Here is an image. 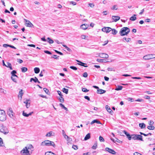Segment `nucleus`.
Wrapping results in <instances>:
<instances>
[{
    "label": "nucleus",
    "mask_w": 155,
    "mask_h": 155,
    "mask_svg": "<svg viewBox=\"0 0 155 155\" xmlns=\"http://www.w3.org/2000/svg\"><path fill=\"white\" fill-rule=\"evenodd\" d=\"M26 21V25L27 27H33L34 25L31 23V22L29 20L26 19H25Z\"/></svg>",
    "instance_id": "9d476101"
},
{
    "label": "nucleus",
    "mask_w": 155,
    "mask_h": 155,
    "mask_svg": "<svg viewBox=\"0 0 155 155\" xmlns=\"http://www.w3.org/2000/svg\"><path fill=\"white\" fill-rule=\"evenodd\" d=\"M153 58H155V55L153 54L147 55L143 57V59L145 60H149Z\"/></svg>",
    "instance_id": "423d86ee"
},
{
    "label": "nucleus",
    "mask_w": 155,
    "mask_h": 155,
    "mask_svg": "<svg viewBox=\"0 0 155 155\" xmlns=\"http://www.w3.org/2000/svg\"><path fill=\"white\" fill-rule=\"evenodd\" d=\"M70 4H72L73 5H75L76 4V3L74 2L71 1L70 2Z\"/></svg>",
    "instance_id": "0e129e2a"
},
{
    "label": "nucleus",
    "mask_w": 155,
    "mask_h": 155,
    "mask_svg": "<svg viewBox=\"0 0 155 155\" xmlns=\"http://www.w3.org/2000/svg\"><path fill=\"white\" fill-rule=\"evenodd\" d=\"M59 101L60 102L63 103L64 102V99L63 97H59Z\"/></svg>",
    "instance_id": "58836bf2"
},
{
    "label": "nucleus",
    "mask_w": 155,
    "mask_h": 155,
    "mask_svg": "<svg viewBox=\"0 0 155 155\" xmlns=\"http://www.w3.org/2000/svg\"><path fill=\"white\" fill-rule=\"evenodd\" d=\"M99 56L102 58H108V55L104 53H100L99 54Z\"/></svg>",
    "instance_id": "9b49d317"
},
{
    "label": "nucleus",
    "mask_w": 155,
    "mask_h": 155,
    "mask_svg": "<svg viewBox=\"0 0 155 155\" xmlns=\"http://www.w3.org/2000/svg\"><path fill=\"white\" fill-rule=\"evenodd\" d=\"M124 40H125L127 42H130L131 41V39L130 38H127L125 37H124L123 38V41H124Z\"/></svg>",
    "instance_id": "bb28decb"
},
{
    "label": "nucleus",
    "mask_w": 155,
    "mask_h": 155,
    "mask_svg": "<svg viewBox=\"0 0 155 155\" xmlns=\"http://www.w3.org/2000/svg\"><path fill=\"white\" fill-rule=\"evenodd\" d=\"M22 115L23 116L25 117H28L29 116L28 114H27L24 111H23Z\"/></svg>",
    "instance_id": "a18cd8bd"
},
{
    "label": "nucleus",
    "mask_w": 155,
    "mask_h": 155,
    "mask_svg": "<svg viewBox=\"0 0 155 155\" xmlns=\"http://www.w3.org/2000/svg\"><path fill=\"white\" fill-rule=\"evenodd\" d=\"M132 78L133 79H141V78L140 77H132Z\"/></svg>",
    "instance_id": "e2e57ef3"
},
{
    "label": "nucleus",
    "mask_w": 155,
    "mask_h": 155,
    "mask_svg": "<svg viewBox=\"0 0 155 155\" xmlns=\"http://www.w3.org/2000/svg\"><path fill=\"white\" fill-rule=\"evenodd\" d=\"M120 17L117 16H112V18L113 20L112 22H116L120 19Z\"/></svg>",
    "instance_id": "f8f14e48"
},
{
    "label": "nucleus",
    "mask_w": 155,
    "mask_h": 155,
    "mask_svg": "<svg viewBox=\"0 0 155 155\" xmlns=\"http://www.w3.org/2000/svg\"><path fill=\"white\" fill-rule=\"evenodd\" d=\"M147 129L149 130H153L155 129V127L153 125H149L147 127Z\"/></svg>",
    "instance_id": "cd10ccee"
},
{
    "label": "nucleus",
    "mask_w": 155,
    "mask_h": 155,
    "mask_svg": "<svg viewBox=\"0 0 155 155\" xmlns=\"http://www.w3.org/2000/svg\"><path fill=\"white\" fill-rule=\"evenodd\" d=\"M55 136V133L52 131H50L47 133L45 135L46 137H51L52 136Z\"/></svg>",
    "instance_id": "4468645a"
},
{
    "label": "nucleus",
    "mask_w": 155,
    "mask_h": 155,
    "mask_svg": "<svg viewBox=\"0 0 155 155\" xmlns=\"http://www.w3.org/2000/svg\"><path fill=\"white\" fill-rule=\"evenodd\" d=\"M88 25L87 24H84L81 26V28L85 30L88 28Z\"/></svg>",
    "instance_id": "a211bd4d"
},
{
    "label": "nucleus",
    "mask_w": 155,
    "mask_h": 155,
    "mask_svg": "<svg viewBox=\"0 0 155 155\" xmlns=\"http://www.w3.org/2000/svg\"><path fill=\"white\" fill-rule=\"evenodd\" d=\"M3 143L1 137H0V147L3 146L2 144Z\"/></svg>",
    "instance_id": "3c124183"
},
{
    "label": "nucleus",
    "mask_w": 155,
    "mask_h": 155,
    "mask_svg": "<svg viewBox=\"0 0 155 155\" xmlns=\"http://www.w3.org/2000/svg\"><path fill=\"white\" fill-rule=\"evenodd\" d=\"M136 15H134V16L131 17L130 18V20L132 21H134L136 20L137 19V18L136 16Z\"/></svg>",
    "instance_id": "2f4dec72"
},
{
    "label": "nucleus",
    "mask_w": 155,
    "mask_h": 155,
    "mask_svg": "<svg viewBox=\"0 0 155 155\" xmlns=\"http://www.w3.org/2000/svg\"><path fill=\"white\" fill-rule=\"evenodd\" d=\"M97 61L98 62H103V59H97Z\"/></svg>",
    "instance_id": "052dcab7"
},
{
    "label": "nucleus",
    "mask_w": 155,
    "mask_h": 155,
    "mask_svg": "<svg viewBox=\"0 0 155 155\" xmlns=\"http://www.w3.org/2000/svg\"><path fill=\"white\" fill-rule=\"evenodd\" d=\"M62 91L64 93H65L66 94H67L68 93V90L65 88H63L62 89Z\"/></svg>",
    "instance_id": "72a5a7b5"
},
{
    "label": "nucleus",
    "mask_w": 155,
    "mask_h": 155,
    "mask_svg": "<svg viewBox=\"0 0 155 155\" xmlns=\"http://www.w3.org/2000/svg\"><path fill=\"white\" fill-rule=\"evenodd\" d=\"M76 61L78 63H79L78 64L79 65H80L81 66H84L85 67H88V66L87 65H85V64H86L83 63L79 60H76Z\"/></svg>",
    "instance_id": "ddd939ff"
},
{
    "label": "nucleus",
    "mask_w": 155,
    "mask_h": 155,
    "mask_svg": "<svg viewBox=\"0 0 155 155\" xmlns=\"http://www.w3.org/2000/svg\"><path fill=\"white\" fill-rule=\"evenodd\" d=\"M35 72L36 74H38L40 71V69L38 68H34Z\"/></svg>",
    "instance_id": "473e14b6"
},
{
    "label": "nucleus",
    "mask_w": 155,
    "mask_h": 155,
    "mask_svg": "<svg viewBox=\"0 0 155 155\" xmlns=\"http://www.w3.org/2000/svg\"><path fill=\"white\" fill-rule=\"evenodd\" d=\"M8 114L9 115V116L11 118H12L13 116V113H9V112H8Z\"/></svg>",
    "instance_id": "603ef678"
},
{
    "label": "nucleus",
    "mask_w": 155,
    "mask_h": 155,
    "mask_svg": "<svg viewBox=\"0 0 155 155\" xmlns=\"http://www.w3.org/2000/svg\"><path fill=\"white\" fill-rule=\"evenodd\" d=\"M91 134L90 133L87 134L84 137V140H86L90 138Z\"/></svg>",
    "instance_id": "4be33fe9"
},
{
    "label": "nucleus",
    "mask_w": 155,
    "mask_h": 155,
    "mask_svg": "<svg viewBox=\"0 0 155 155\" xmlns=\"http://www.w3.org/2000/svg\"><path fill=\"white\" fill-rule=\"evenodd\" d=\"M72 147L75 150H77L78 149V146L77 145H73Z\"/></svg>",
    "instance_id": "09e8293b"
},
{
    "label": "nucleus",
    "mask_w": 155,
    "mask_h": 155,
    "mask_svg": "<svg viewBox=\"0 0 155 155\" xmlns=\"http://www.w3.org/2000/svg\"><path fill=\"white\" fill-rule=\"evenodd\" d=\"M137 134H132L131 135V139H132L134 140H136V136Z\"/></svg>",
    "instance_id": "ea45409f"
},
{
    "label": "nucleus",
    "mask_w": 155,
    "mask_h": 155,
    "mask_svg": "<svg viewBox=\"0 0 155 155\" xmlns=\"http://www.w3.org/2000/svg\"><path fill=\"white\" fill-rule=\"evenodd\" d=\"M105 108L107 111L110 114L112 112V110H111V109L110 108V107L108 105H106Z\"/></svg>",
    "instance_id": "aec40b11"
},
{
    "label": "nucleus",
    "mask_w": 155,
    "mask_h": 155,
    "mask_svg": "<svg viewBox=\"0 0 155 155\" xmlns=\"http://www.w3.org/2000/svg\"><path fill=\"white\" fill-rule=\"evenodd\" d=\"M105 151L108 152L109 153L113 154H115L116 153L115 151L114 150L108 147L105 148Z\"/></svg>",
    "instance_id": "1a4fd4ad"
},
{
    "label": "nucleus",
    "mask_w": 155,
    "mask_h": 155,
    "mask_svg": "<svg viewBox=\"0 0 155 155\" xmlns=\"http://www.w3.org/2000/svg\"><path fill=\"white\" fill-rule=\"evenodd\" d=\"M144 98L147 99H150V97L148 95H145L144 96Z\"/></svg>",
    "instance_id": "bf43d9fd"
},
{
    "label": "nucleus",
    "mask_w": 155,
    "mask_h": 155,
    "mask_svg": "<svg viewBox=\"0 0 155 155\" xmlns=\"http://www.w3.org/2000/svg\"><path fill=\"white\" fill-rule=\"evenodd\" d=\"M130 31V30L127 27H124L122 28L119 32V33L121 36H124L127 35Z\"/></svg>",
    "instance_id": "7ed1b4c3"
},
{
    "label": "nucleus",
    "mask_w": 155,
    "mask_h": 155,
    "mask_svg": "<svg viewBox=\"0 0 155 155\" xmlns=\"http://www.w3.org/2000/svg\"><path fill=\"white\" fill-rule=\"evenodd\" d=\"M44 91L45 92V93L47 94H48V92L49 91L47 89L45 88H44Z\"/></svg>",
    "instance_id": "774afa93"
},
{
    "label": "nucleus",
    "mask_w": 155,
    "mask_h": 155,
    "mask_svg": "<svg viewBox=\"0 0 155 155\" xmlns=\"http://www.w3.org/2000/svg\"><path fill=\"white\" fill-rule=\"evenodd\" d=\"M84 98H85V99H87L88 101L90 100V97L88 96H85L84 97Z\"/></svg>",
    "instance_id": "338daca9"
},
{
    "label": "nucleus",
    "mask_w": 155,
    "mask_h": 155,
    "mask_svg": "<svg viewBox=\"0 0 155 155\" xmlns=\"http://www.w3.org/2000/svg\"><path fill=\"white\" fill-rule=\"evenodd\" d=\"M23 94V93L22 92V90H21L20 91L18 95V97L19 98H20V99L21 100L22 99V96Z\"/></svg>",
    "instance_id": "f3484780"
},
{
    "label": "nucleus",
    "mask_w": 155,
    "mask_h": 155,
    "mask_svg": "<svg viewBox=\"0 0 155 155\" xmlns=\"http://www.w3.org/2000/svg\"><path fill=\"white\" fill-rule=\"evenodd\" d=\"M94 123H97V124H101V122L99 121L98 120H97L96 119V120H93L91 122V124H92Z\"/></svg>",
    "instance_id": "393cba45"
},
{
    "label": "nucleus",
    "mask_w": 155,
    "mask_h": 155,
    "mask_svg": "<svg viewBox=\"0 0 155 155\" xmlns=\"http://www.w3.org/2000/svg\"><path fill=\"white\" fill-rule=\"evenodd\" d=\"M139 126L141 128V129H144L146 125L144 123H140L139 124Z\"/></svg>",
    "instance_id": "412c9836"
},
{
    "label": "nucleus",
    "mask_w": 155,
    "mask_h": 155,
    "mask_svg": "<svg viewBox=\"0 0 155 155\" xmlns=\"http://www.w3.org/2000/svg\"><path fill=\"white\" fill-rule=\"evenodd\" d=\"M89 6L91 8H93L94 7V5L92 3H90L89 4Z\"/></svg>",
    "instance_id": "4d7b16f0"
},
{
    "label": "nucleus",
    "mask_w": 155,
    "mask_h": 155,
    "mask_svg": "<svg viewBox=\"0 0 155 155\" xmlns=\"http://www.w3.org/2000/svg\"><path fill=\"white\" fill-rule=\"evenodd\" d=\"M126 136L128 140H131V135L129 134H128Z\"/></svg>",
    "instance_id": "49530a36"
},
{
    "label": "nucleus",
    "mask_w": 155,
    "mask_h": 155,
    "mask_svg": "<svg viewBox=\"0 0 155 155\" xmlns=\"http://www.w3.org/2000/svg\"><path fill=\"white\" fill-rule=\"evenodd\" d=\"M6 117L5 111H0V120L4 121L6 120Z\"/></svg>",
    "instance_id": "39448f33"
},
{
    "label": "nucleus",
    "mask_w": 155,
    "mask_h": 155,
    "mask_svg": "<svg viewBox=\"0 0 155 155\" xmlns=\"http://www.w3.org/2000/svg\"><path fill=\"white\" fill-rule=\"evenodd\" d=\"M7 65H6V67L7 68H9L10 70H12L13 68L12 67V65L9 62H7Z\"/></svg>",
    "instance_id": "5701e85b"
},
{
    "label": "nucleus",
    "mask_w": 155,
    "mask_h": 155,
    "mask_svg": "<svg viewBox=\"0 0 155 155\" xmlns=\"http://www.w3.org/2000/svg\"><path fill=\"white\" fill-rule=\"evenodd\" d=\"M112 29L109 27H104L102 29L103 31L108 33L111 31Z\"/></svg>",
    "instance_id": "0eeeda50"
},
{
    "label": "nucleus",
    "mask_w": 155,
    "mask_h": 155,
    "mask_svg": "<svg viewBox=\"0 0 155 155\" xmlns=\"http://www.w3.org/2000/svg\"><path fill=\"white\" fill-rule=\"evenodd\" d=\"M59 106L63 109H64L66 111H68V109L65 107L64 105L61 103H60L59 104Z\"/></svg>",
    "instance_id": "b1692460"
},
{
    "label": "nucleus",
    "mask_w": 155,
    "mask_h": 155,
    "mask_svg": "<svg viewBox=\"0 0 155 155\" xmlns=\"http://www.w3.org/2000/svg\"><path fill=\"white\" fill-rule=\"evenodd\" d=\"M70 68L73 69L74 70L76 71L77 70L78 68H77L75 66H71L70 67Z\"/></svg>",
    "instance_id": "79ce46f5"
},
{
    "label": "nucleus",
    "mask_w": 155,
    "mask_h": 155,
    "mask_svg": "<svg viewBox=\"0 0 155 155\" xmlns=\"http://www.w3.org/2000/svg\"><path fill=\"white\" fill-rule=\"evenodd\" d=\"M15 76H11V79L15 82L17 83V79L16 78H14Z\"/></svg>",
    "instance_id": "a19ab883"
},
{
    "label": "nucleus",
    "mask_w": 155,
    "mask_h": 155,
    "mask_svg": "<svg viewBox=\"0 0 155 155\" xmlns=\"http://www.w3.org/2000/svg\"><path fill=\"white\" fill-rule=\"evenodd\" d=\"M44 71H45L44 70H43L41 71V72L39 74V76L40 77H42L43 76V75L42 74V73L43 72H44Z\"/></svg>",
    "instance_id": "5fc2aeb1"
},
{
    "label": "nucleus",
    "mask_w": 155,
    "mask_h": 155,
    "mask_svg": "<svg viewBox=\"0 0 155 155\" xmlns=\"http://www.w3.org/2000/svg\"><path fill=\"white\" fill-rule=\"evenodd\" d=\"M123 87L121 86L118 85L115 88V90L116 91H120L122 89Z\"/></svg>",
    "instance_id": "a878e982"
},
{
    "label": "nucleus",
    "mask_w": 155,
    "mask_h": 155,
    "mask_svg": "<svg viewBox=\"0 0 155 155\" xmlns=\"http://www.w3.org/2000/svg\"><path fill=\"white\" fill-rule=\"evenodd\" d=\"M0 131L5 134L8 133L9 132L8 130L7 127L3 125H0Z\"/></svg>",
    "instance_id": "20e7f679"
},
{
    "label": "nucleus",
    "mask_w": 155,
    "mask_h": 155,
    "mask_svg": "<svg viewBox=\"0 0 155 155\" xmlns=\"http://www.w3.org/2000/svg\"><path fill=\"white\" fill-rule=\"evenodd\" d=\"M82 90L83 91L85 92H87L89 91V90H87L86 88L84 87L82 88Z\"/></svg>",
    "instance_id": "c03bdc74"
},
{
    "label": "nucleus",
    "mask_w": 155,
    "mask_h": 155,
    "mask_svg": "<svg viewBox=\"0 0 155 155\" xmlns=\"http://www.w3.org/2000/svg\"><path fill=\"white\" fill-rule=\"evenodd\" d=\"M21 70L22 72H25L28 70V69L26 67H23L21 68Z\"/></svg>",
    "instance_id": "c9c22d12"
},
{
    "label": "nucleus",
    "mask_w": 155,
    "mask_h": 155,
    "mask_svg": "<svg viewBox=\"0 0 155 155\" xmlns=\"http://www.w3.org/2000/svg\"><path fill=\"white\" fill-rule=\"evenodd\" d=\"M0 92L2 93H3L4 94H6V91L3 88L0 87Z\"/></svg>",
    "instance_id": "e433bc0d"
},
{
    "label": "nucleus",
    "mask_w": 155,
    "mask_h": 155,
    "mask_svg": "<svg viewBox=\"0 0 155 155\" xmlns=\"http://www.w3.org/2000/svg\"><path fill=\"white\" fill-rule=\"evenodd\" d=\"M136 137V140H138L141 141H143V137L141 135L137 134Z\"/></svg>",
    "instance_id": "2eb2a0df"
},
{
    "label": "nucleus",
    "mask_w": 155,
    "mask_h": 155,
    "mask_svg": "<svg viewBox=\"0 0 155 155\" xmlns=\"http://www.w3.org/2000/svg\"><path fill=\"white\" fill-rule=\"evenodd\" d=\"M3 46L5 48H7L8 47H9L10 45L7 44H4L3 45Z\"/></svg>",
    "instance_id": "680f3d73"
},
{
    "label": "nucleus",
    "mask_w": 155,
    "mask_h": 155,
    "mask_svg": "<svg viewBox=\"0 0 155 155\" xmlns=\"http://www.w3.org/2000/svg\"><path fill=\"white\" fill-rule=\"evenodd\" d=\"M97 93L100 94H103L106 92V91L105 90H102V89H97Z\"/></svg>",
    "instance_id": "dca6fc26"
},
{
    "label": "nucleus",
    "mask_w": 155,
    "mask_h": 155,
    "mask_svg": "<svg viewBox=\"0 0 155 155\" xmlns=\"http://www.w3.org/2000/svg\"><path fill=\"white\" fill-rule=\"evenodd\" d=\"M111 31H112V34L113 35H116L117 33V31L115 29H112Z\"/></svg>",
    "instance_id": "f704fd0d"
},
{
    "label": "nucleus",
    "mask_w": 155,
    "mask_h": 155,
    "mask_svg": "<svg viewBox=\"0 0 155 155\" xmlns=\"http://www.w3.org/2000/svg\"><path fill=\"white\" fill-rule=\"evenodd\" d=\"M47 41L50 44H52L54 42L53 40L51 39L50 38H48L47 39Z\"/></svg>",
    "instance_id": "c756f323"
},
{
    "label": "nucleus",
    "mask_w": 155,
    "mask_h": 155,
    "mask_svg": "<svg viewBox=\"0 0 155 155\" xmlns=\"http://www.w3.org/2000/svg\"><path fill=\"white\" fill-rule=\"evenodd\" d=\"M37 81H38V79L35 77L34 78H31L30 79V82H31L32 81H33L35 82L36 83Z\"/></svg>",
    "instance_id": "c85d7f7f"
},
{
    "label": "nucleus",
    "mask_w": 155,
    "mask_h": 155,
    "mask_svg": "<svg viewBox=\"0 0 155 155\" xmlns=\"http://www.w3.org/2000/svg\"><path fill=\"white\" fill-rule=\"evenodd\" d=\"M51 58H53L55 59H57V58H58L57 56L56 55H53L52 56Z\"/></svg>",
    "instance_id": "69168bd1"
},
{
    "label": "nucleus",
    "mask_w": 155,
    "mask_h": 155,
    "mask_svg": "<svg viewBox=\"0 0 155 155\" xmlns=\"http://www.w3.org/2000/svg\"><path fill=\"white\" fill-rule=\"evenodd\" d=\"M17 62L20 64L22 63L23 62V61L20 59H18Z\"/></svg>",
    "instance_id": "864d4df0"
},
{
    "label": "nucleus",
    "mask_w": 155,
    "mask_h": 155,
    "mask_svg": "<svg viewBox=\"0 0 155 155\" xmlns=\"http://www.w3.org/2000/svg\"><path fill=\"white\" fill-rule=\"evenodd\" d=\"M99 140L100 142H104V138L101 137V136H100L99 137Z\"/></svg>",
    "instance_id": "37998d69"
},
{
    "label": "nucleus",
    "mask_w": 155,
    "mask_h": 155,
    "mask_svg": "<svg viewBox=\"0 0 155 155\" xmlns=\"http://www.w3.org/2000/svg\"><path fill=\"white\" fill-rule=\"evenodd\" d=\"M62 133L65 139H67L68 141H69L72 140V139L71 138H69L68 135L66 134L65 132L63 130H62Z\"/></svg>",
    "instance_id": "6e6552de"
},
{
    "label": "nucleus",
    "mask_w": 155,
    "mask_h": 155,
    "mask_svg": "<svg viewBox=\"0 0 155 155\" xmlns=\"http://www.w3.org/2000/svg\"><path fill=\"white\" fill-rule=\"evenodd\" d=\"M41 146H52L54 147H55V144L52 141L48 140H45L42 142L41 143Z\"/></svg>",
    "instance_id": "f03ea898"
},
{
    "label": "nucleus",
    "mask_w": 155,
    "mask_h": 155,
    "mask_svg": "<svg viewBox=\"0 0 155 155\" xmlns=\"http://www.w3.org/2000/svg\"><path fill=\"white\" fill-rule=\"evenodd\" d=\"M140 135H144V136L146 137L148 136L147 134H145L141 132H140Z\"/></svg>",
    "instance_id": "6e6d98bb"
},
{
    "label": "nucleus",
    "mask_w": 155,
    "mask_h": 155,
    "mask_svg": "<svg viewBox=\"0 0 155 155\" xmlns=\"http://www.w3.org/2000/svg\"><path fill=\"white\" fill-rule=\"evenodd\" d=\"M44 52L45 53L48 54H52L51 52L48 50H45L44 51Z\"/></svg>",
    "instance_id": "de8ad7c7"
},
{
    "label": "nucleus",
    "mask_w": 155,
    "mask_h": 155,
    "mask_svg": "<svg viewBox=\"0 0 155 155\" xmlns=\"http://www.w3.org/2000/svg\"><path fill=\"white\" fill-rule=\"evenodd\" d=\"M12 76H15L17 78H18V76L15 74L17 73V72L15 70H13L11 73Z\"/></svg>",
    "instance_id": "6ab92c4d"
},
{
    "label": "nucleus",
    "mask_w": 155,
    "mask_h": 155,
    "mask_svg": "<svg viewBox=\"0 0 155 155\" xmlns=\"http://www.w3.org/2000/svg\"><path fill=\"white\" fill-rule=\"evenodd\" d=\"M87 74L86 72H84L83 74V76L84 78H86L87 77Z\"/></svg>",
    "instance_id": "8fccbe9b"
},
{
    "label": "nucleus",
    "mask_w": 155,
    "mask_h": 155,
    "mask_svg": "<svg viewBox=\"0 0 155 155\" xmlns=\"http://www.w3.org/2000/svg\"><path fill=\"white\" fill-rule=\"evenodd\" d=\"M45 155H56L51 151L47 152L45 153Z\"/></svg>",
    "instance_id": "7c9ffc66"
},
{
    "label": "nucleus",
    "mask_w": 155,
    "mask_h": 155,
    "mask_svg": "<svg viewBox=\"0 0 155 155\" xmlns=\"http://www.w3.org/2000/svg\"><path fill=\"white\" fill-rule=\"evenodd\" d=\"M33 148V147L31 144H29L21 151V153L22 155H30L28 150Z\"/></svg>",
    "instance_id": "f257e3e1"
},
{
    "label": "nucleus",
    "mask_w": 155,
    "mask_h": 155,
    "mask_svg": "<svg viewBox=\"0 0 155 155\" xmlns=\"http://www.w3.org/2000/svg\"><path fill=\"white\" fill-rule=\"evenodd\" d=\"M153 123H154V122L152 121H151V120H150L148 122L149 124L150 125H152V124H153Z\"/></svg>",
    "instance_id": "13d9d810"
},
{
    "label": "nucleus",
    "mask_w": 155,
    "mask_h": 155,
    "mask_svg": "<svg viewBox=\"0 0 155 155\" xmlns=\"http://www.w3.org/2000/svg\"><path fill=\"white\" fill-rule=\"evenodd\" d=\"M97 147V143L96 142L92 147V148L96 149Z\"/></svg>",
    "instance_id": "4c0bfd02"
}]
</instances>
